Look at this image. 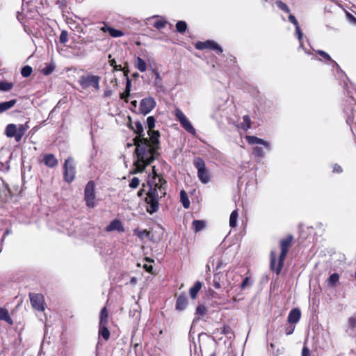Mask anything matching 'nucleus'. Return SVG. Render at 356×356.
Returning <instances> with one entry per match:
<instances>
[{"label":"nucleus","instance_id":"1","mask_svg":"<svg viewBox=\"0 0 356 356\" xmlns=\"http://www.w3.org/2000/svg\"><path fill=\"white\" fill-rule=\"evenodd\" d=\"M128 127L137 134L133 139L134 145L136 146L134 154L136 159L134 162L135 168L132 170L131 173L143 172L146 167L156 159L157 156L156 148L152 146L150 138L145 137L143 126L140 121H136L133 124L131 117H129Z\"/></svg>","mask_w":356,"mask_h":356},{"label":"nucleus","instance_id":"2","mask_svg":"<svg viewBox=\"0 0 356 356\" xmlns=\"http://www.w3.org/2000/svg\"><path fill=\"white\" fill-rule=\"evenodd\" d=\"M293 236L291 234L287 235L285 238H282L280 241V247L281 249V252L278 259V264L276 266V254L275 252L272 251L270 254V269L273 271H275L276 274L278 275L282 271V269L284 266V262L286 259V257L291 247L293 242Z\"/></svg>","mask_w":356,"mask_h":356},{"label":"nucleus","instance_id":"3","mask_svg":"<svg viewBox=\"0 0 356 356\" xmlns=\"http://www.w3.org/2000/svg\"><path fill=\"white\" fill-rule=\"evenodd\" d=\"M155 122L156 120L154 116H149L147 118V126L149 129L147 134L150 138V143H152V146H153L154 148H156V156H159V153L158 151L160 149L159 138L161 135L159 131L154 130V128L155 127Z\"/></svg>","mask_w":356,"mask_h":356},{"label":"nucleus","instance_id":"4","mask_svg":"<svg viewBox=\"0 0 356 356\" xmlns=\"http://www.w3.org/2000/svg\"><path fill=\"white\" fill-rule=\"evenodd\" d=\"M84 201L88 208L93 209L97 205L95 184L94 181H89L85 186Z\"/></svg>","mask_w":356,"mask_h":356},{"label":"nucleus","instance_id":"5","mask_svg":"<svg viewBox=\"0 0 356 356\" xmlns=\"http://www.w3.org/2000/svg\"><path fill=\"white\" fill-rule=\"evenodd\" d=\"M193 165L197 170V177L200 181L203 184L208 183L210 180V177L204 161L201 157H195L193 160Z\"/></svg>","mask_w":356,"mask_h":356},{"label":"nucleus","instance_id":"6","mask_svg":"<svg viewBox=\"0 0 356 356\" xmlns=\"http://www.w3.org/2000/svg\"><path fill=\"white\" fill-rule=\"evenodd\" d=\"M149 191H154L156 194H159L161 197L166 194L167 181L163 177H159V180L149 179L147 181Z\"/></svg>","mask_w":356,"mask_h":356},{"label":"nucleus","instance_id":"7","mask_svg":"<svg viewBox=\"0 0 356 356\" xmlns=\"http://www.w3.org/2000/svg\"><path fill=\"white\" fill-rule=\"evenodd\" d=\"M63 169V180L68 184L72 183L75 179L76 171L73 159L71 157L65 160Z\"/></svg>","mask_w":356,"mask_h":356},{"label":"nucleus","instance_id":"8","mask_svg":"<svg viewBox=\"0 0 356 356\" xmlns=\"http://www.w3.org/2000/svg\"><path fill=\"white\" fill-rule=\"evenodd\" d=\"M161 198L159 194H156L154 191H148L145 202L147 204V211L152 214L158 211L159 208V199Z\"/></svg>","mask_w":356,"mask_h":356},{"label":"nucleus","instance_id":"9","mask_svg":"<svg viewBox=\"0 0 356 356\" xmlns=\"http://www.w3.org/2000/svg\"><path fill=\"white\" fill-rule=\"evenodd\" d=\"M97 24V26L94 29L95 31H100L104 33H108L112 38H119L124 35L123 31L111 27L106 22H99Z\"/></svg>","mask_w":356,"mask_h":356},{"label":"nucleus","instance_id":"10","mask_svg":"<svg viewBox=\"0 0 356 356\" xmlns=\"http://www.w3.org/2000/svg\"><path fill=\"white\" fill-rule=\"evenodd\" d=\"M99 81L100 77L99 76L88 75L81 76L79 80V83L84 89L92 86L95 89L98 90L99 88Z\"/></svg>","mask_w":356,"mask_h":356},{"label":"nucleus","instance_id":"11","mask_svg":"<svg viewBox=\"0 0 356 356\" xmlns=\"http://www.w3.org/2000/svg\"><path fill=\"white\" fill-rule=\"evenodd\" d=\"M175 115L176 116L177 120L181 124V127L186 131L191 134H195V129L193 127L190 121L186 118L184 113L179 108L175 109Z\"/></svg>","mask_w":356,"mask_h":356},{"label":"nucleus","instance_id":"12","mask_svg":"<svg viewBox=\"0 0 356 356\" xmlns=\"http://www.w3.org/2000/svg\"><path fill=\"white\" fill-rule=\"evenodd\" d=\"M31 306L39 312H44L45 309L44 298L40 293H29Z\"/></svg>","mask_w":356,"mask_h":356},{"label":"nucleus","instance_id":"13","mask_svg":"<svg viewBox=\"0 0 356 356\" xmlns=\"http://www.w3.org/2000/svg\"><path fill=\"white\" fill-rule=\"evenodd\" d=\"M195 49L198 50L211 49L216 51L217 54L222 52V48L213 40H206L204 42L198 41L195 44Z\"/></svg>","mask_w":356,"mask_h":356},{"label":"nucleus","instance_id":"14","mask_svg":"<svg viewBox=\"0 0 356 356\" xmlns=\"http://www.w3.org/2000/svg\"><path fill=\"white\" fill-rule=\"evenodd\" d=\"M156 101L153 97L143 98L140 103V113L144 115L150 113L156 106Z\"/></svg>","mask_w":356,"mask_h":356},{"label":"nucleus","instance_id":"15","mask_svg":"<svg viewBox=\"0 0 356 356\" xmlns=\"http://www.w3.org/2000/svg\"><path fill=\"white\" fill-rule=\"evenodd\" d=\"M301 312L299 308L292 309L287 317V322L289 324L296 325L300 320Z\"/></svg>","mask_w":356,"mask_h":356},{"label":"nucleus","instance_id":"16","mask_svg":"<svg viewBox=\"0 0 356 356\" xmlns=\"http://www.w3.org/2000/svg\"><path fill=\"white\" fill-rule=\"evenodd\" d=\"M42 161L44 164L50 168H54L58 164V161L53 154H46L43 156Z\"/></svg>","mask_w":356,"mask_h":356},{"label":"nucleus","instance_id":"17","mask_svg":"<svg viewBox=\"0 0 356 356\" xmlns=\"http://www.w3.org/2000/svg\"><path fill=\"white\" fill-rule=\"evenodd\" d=\"M245 140L250 145L260 144V145H263L267 149H270V145L267 141H266L261 138H259L257 136H246Z\"/></svg>","mask_w":356,"mask_h":356},{"label":"nucleus","instance_id":"18","mask_svg":"<svg viewBox=\"0 0 356 356\" xmlns=\"http://www.w3.org/2000/svg\"><path fill=\"white\" fill-rule=\"evenodd\" d=\"M315 52L317 55L321 57L319 58L320 60L329 63L333 67L338 66V64L336 63V61L334 60L327 52L323 50H316Z\"/></svg>","mask_w":356,"mask_h":356},{"label":"nucleus","instance_id":"19","mask_svg":"<svg viewBox=\"0 0 356 356\" xmlns=\"http://www.w3.org/2000/svg\"><path fill=\"white\" fill-rule=\"evenodd\" d=\"M105 229L106 232L117 230L120 232H123L124 231L122 222L118 219L111 221Z\"/></svg>","mask_w":356,"mask_h":356},{"label":"nucleus","instance_id":"20","mask_svg":"<svg viewBox=\"0 0 356 356\" xmlns=\"http://www.w3.org/2000/svg\"><path fill=\"white\" fill-rule=\"evenodd\" d=\"M202 287V284L200 281H196L194 285L189 289V295L192 300H195L197 294Z\"/></svg>","mask_w":356,"mask_h":356},{"label":"nucleus","instance_id":"21","mask_svg":"<svg viewBox=\"0 0 356 356\" xmlns=\"http://www.w3.org/2000/svg\"><path fill=\"white\" fill-rule=\"evenodd\" d=\"M188 304L187 298L184 294L180 295L176 300V309L177 310H184Z\"/></svg>","mask_w":356,"mask_h":356},{"label":"nucleus","instance_id":"22","mask_svg":"<svg viewBox=\"0 0 356 356\" xmlns=\"http://www.w3.org/2000/svg\"><path fill=\"white\" fill-rule=\"evenodd\" d=\"M99 337H102L105 341L110 338L111 333L107 327V325H99Z\"/></svg>","mask_w":356,"mask_h":356},{"label":"nucleus","instance_id":"23","mask_svg":"<svg viewBox=\"0 0 356 356\" xmlns=\"http://www.w3.org/2000/svg\"><path fill=\"white\" fill-rule=\"evenodd\" d=\"M131 87V81L130 79H127V81L126 82L125 90L120 95V99H123L127 103L129 102L128 97L130 95Z\"/></svg>","mask_w":356,"mask_h":356},{"label":"nucleus","instance_id":"24","mask_svg":"<svg viewBox=\"0 0 356 356\" xmlns=\"http://www.w3.org/2000/svg\"><path fill=\"white\" fill-rule=\"evenodd\" d=\"M0 320L6 321L9 325L13 324V321L10 316L8 311L5 308L0 307Z\"/></svg>","mask_w":356,"mask_h":356},{"label":"nucleus","instance_id":"25","mask_svg":"<svg viewBox=\"0 0 356 356\" xmlns=\"http://www.w3.org/2000/svg\"><path fill=\"white\" fill-rule=\"evenodd\" d=\"M17 126L14 124H9L6 126V135L8 138H15L16 140V135H17Z\"/></svg>","mask_w":356,"mask_h":356},{"label":"nucleus","instance_id":"26","mask_svg":"<svg viewBox=\"0 0 356 356\" xmlns=\"http://www.w3.org/2000/svg\"><path fill=\"white\" fill-rule=\"evenodd\" d=\"M154 18H155V20L152 24V25L154 28H156L157 29H161L166 26L168 22L165 19H163V17H154Z\"/></svg>","mask_w":356,"mask_h":356},{"label":"nucleus","instance_id":"27","mask_svg":"<svg viewBox=\"0 0 356 356\" xmlns=\"http://www.w3.org/2000/svg\"><path fill=\"white\" fill-rule=\"evenodd\" d=\"M108 312L106 307L102 309L99 315V325H108Z\"/></svg>","mask_w":356,"mask_h":356},{"label":"nucleus","instance_id":"28","mask_svg":"<svg viewBox=\"0 0 356 356\" xmlns=\"http://www.w3.org/2000/svg\"><path fill=\"white\" fill-rule=\"evenodd\" d=\"M17 102L16 99H11L8 102L0 103V113H3L12 107H13Z\"/></svg>","mask_w":356,"mask_h":356},{"label":"nucleus","instance_id":"29","mask_svg":"<svg viewBox=\"0 0 356 356\" xmlns=\"http://www.w3.org/2000/svg\"><path fill=\"white\" fill-rule=\"evenodd\" d=\"M252 122L248 115H245L243 117V123L239 125V127L244 131H248L251 128Z\"/></svg>","mask_w":356,"mask_h":356},{"label":"nucleus","instance_id":"30","mask_svg":"<svg viewBox=\"0 0 356 356\" xmlns=\"http://www.w3.org/2000/svg\"><path fill=\"white\" fill-rule=\"evenodd\" d=\"M135 67L139 71L143 72L147 70V65L140 57H137L135 61Z\"/></svg>","mask_w":356,"mask_h":356},{"label":"nucleus","instance_id":"31","mask_svg":"<svg viewBox=\"0 0 356 356\" xmlns=\"http://www.w3.org/2000/svg\"><path fill=\"white\" fill-rule=\"evenodd\" d=\"M180 200L182 203L183 207L185 209H188L190 207V201L188 197V195L184 190H181L180 192Z\"/></svg>","mask_w":356,"mask_h":356},{"label":"nucleus","instance_id":"32","mask_svg":"<svg viewBox=\"0 0 356 356\" xmlns=\"http://www.w3.org/2000/svg\"><path fill=\"white\" fill-rule=\"evenodd\" d=\"M339 281V275L337 273L332 274L327 282L330 286H334Z\"/></svg>","mask_w":356,"mask_h":356},{"label":"nucleus","instance_id":"33","mask_svg":"<svg viewBox=\"0 0 356 356\" xmlns=\"http://www.w3.org/2000/svg\"><path fill=\"white\" fill-rule=\"evenodd\" d=\"M205 227V222L203 220H195L193 222V227L195 232L201 231Z\"/></svg>","mask_w":356,"mask_h":356},{"label":"nucleus","instance_id":"34","mask_svg":"<svg viewBox=\"0 0 356 356\" xmlns=\"http://www.w3.org/2000/svg\"><path fill=\"white\" fill-rule=\"evenodd\" d=\"M238 211L236 209L233 211L229 217V226L231 227H235L236 226L237 223V219H238Z\"/></svg>","mask_w":356,"mask_h":356},{"label":"nucleus","instance_id":"35","mask_svg":"<svg viewBox=\"0 0 356 356\" xmlns=\"http://www.w3.org/2000/svg\"><path fill=\"white\" fill-rule=\"evenodd\" d=\"M17 130L16 142H19L26 131V127L23 124H20L19 127H17Z\"/></svg>","mask_w":356,"mask_h":356},{"label":"nucleus","instance_id":"36","mask_svg":"<svg viewBox=\"0 0 356 356\" xmlns=\"http://www.w3.org/2000/svg\"><path fill=\"white\" fill-rule=\"evenodd\" d=\"M176 30L179 33H184L187 29V24L185 21H178L176 24Z\"/></svg>","mask_w":356,"mask_h":356},{"label":"nucleus","instance_id":"37","mask_svg":"<svg viewBox=\"0 0 356 356\" xmlns=\"http://www.w3.org/2000/svg\"><path fill=\"white\" fill-rule=\"evenodd\" d=\"M207 312V309L204 305L200 304L195 309V314L199 316H204Z\"/></svg>","mask_w":356,"mask_h":356},{"label":"nucleus","instance_id":"38","mask_svg":"<svg viewBox=\"0 0 356 356\" xmlns=\"http://www.w3.org/2000/svg\"><path fill=\"white\" fill-rule=\"evenodd\" d=\"M275 4L276 6L278 7L279 9H280L281 10L284 11V13H290V8H289V6L285 3H284L283 1H275Z\"/></svg>","mask_w":356,"mask_h":356},{"label":"nucleus","instance_id":"39","mask_svg":"<svg viewBox=\"0 0 356 356\" xmlns=\"http://www.w3.org/2000/svg\"><path fill=\"white\" fill-rule=\"evenodd\" d=\"M33 72V69L29 65L24 66L21 70V74L24 77H29Z\"/></svg>","mask_w":356,"mask_h":356},{"label":"nucleus","instance_id":"40","mask_svg":"<svg viewBox=\"0 0 356 356\" xmlns=\"http://www.w3.org/2000/svg\"><path fill=\"white\" fill-rule=\"evenodd\" d=\"M13 87V83L6 81H0V90L8 91Z\"/></svg>","mask_w":356,"mask_h":356},{"label":"nucleus","instance_id":"41","mask_svg":"<svg viewBox=\"0 0 356 356\" xmlns=\"http://www.w3.org/2000/svg\"><path fill=\"white\" fill-rule=\"evenodd\" d=\"M54 65L53 63H51L42 70V73L44 75H49L54 72Z\"/></svg>","mask_w":356,"mask_h":356},{"label":"nucleus","instance_id":"42","mask_svg":"<svg viewBox=\"0 0 356 356\" xmlns=\"http://www.w3.org/2000/svg\"><path fill=\"white\" fill-rule=\"evenodd\" d=\"M59 41L62 44H65L68 41V33L67 31H62L59 37Z\"/></svg>","mask_w":356,"mask_h":356},{"label":"nucleus","instance_id":"43","mask_svg":"<svg viewBox=\"0 0 356 356\" xmlns=\"http://www.w3.org/2000/svg\"><path fill=\"white\" fill-rule=\"evenodd\" d=\"M252 153L254 155L259 157H263L264 156V152L262 147L258 146L253 147Z\"/></svg>","mask_w":356,"mask_h":356},{"label":"nucleus","instance_id":"44","mask_svg":"<svg viewBox=\"0 0 356 356\" xmlns=\"http://www.w3.org/2000/svg\"><path fill=\"white\" fill-rule=\"evenodd\" d=\"M296 328V325L294 324H289L286 325L284 327L285 333L286 335H291L293 333Z\"/></svg>","mask_w":356,"mask_h":356},{"label":"nucleus","instance_id":"45","mask_svg":"<svg viewBox=\"0 0 356 356\" xmlns=\"http://www.w3.org/2000/svg\"><path fill=\"white\" fill-rule=\"evenodd\" d=\"M221 334L225 335H228L229 334H232L233 331L232 327L229 325H225L221 328Z\"/></svg>","mask_w":356,"mask_h":356},{"label":"nucleus","instance_id":"46","mask_svg":"<svg viewBox=\"0 0 356 356\" xmlns=\"http://www.w3.org/2000/svg\"><path fill=\"white\" fill-rule=\"evenodd\" d=\"M140 184V179L134 177L131 179L130 183H129V187L131 188H136Z\"/></svg>","mask_w":356,"mask_h":356},{"label":"nucleus","instance_id":"47","mask_svg":"<svg viewBox=\"0 0 356 356\" xmlns=\"http://www.w3.org/2000/svg\"><path fill=\"white\" fill-rule=\"evenodd\" d=\"M252 284V282L250 281V279L249 277H246L242 282L241 286H240V288L241 289L243 290L245 289L247 286H250Z\"/></svg>","mask_w":356,"mask_h":356},{"label":"nucleus","instance_id":"48","mask_svg":"<svg viewBox=\"0 0 356 356\" xmlns=\"http://www.w3.org/2000/svg\"><path fill=\"white\" fill-rule=\"evenodd\" d=\"M134 233L140 238H142L143 237V236H145V235L148 236L150 234V232L149 231H147V229H143L141 231L135 229Z\"/></svg>","mask_w":356,"mask_h":356},{"label":"nucleus","instance_id":"49","mask_svg":"<svg viewBox=\"0 0 356 356\" xmlns=\"http://www.w3.org/2000/svg\"><path fill=\"white\" fill-rule=\"evenodd\" d=\"M296 32L298 35V40L300 41V44L302 45L303 33H302L299 25L298 26H296Z\"/></svg>","mask_w":356,"mask_h":356},{"label":"nucleus","instance_id":"50","mask_svg":"<svg viewBox=\"0 0 356 356\" xmlns=\"http://www.w3.org/2000/svg\"><path fill=\"white\" fill-rule=\"evenodd\" d=\"M348 325L351 328L356 327V318L351 316L348 318Z\"/></svg>","mask_w":356,"mask_h":356},{"label":"nucleus","instance_id":"51","mask_svg":"<svg viewBox=\"0 0 356 356\" xmlns=\"http://www.w3.org/2000/svg\"><path fill=\"white\" fill-rule=\"evenodd\" d=\"M289 20L291 23H292L295 26H298L299 25L298 20L296 17L291 14L289 15Z\"/></svg>","mask_w":356,"mask_h":356},{"label":"nucleus","instance_id":"52","mask_svg":"<svg viewBox=\"0 0 356 356\" xmlns=\"http://www.w3.org/2000/svg\"><path fill=\"white\" fill-rule=\"evenodd\" d=\"M163 177V175L157 174V172H156L155 166H153L152 167V177L151 178V179L159 180V177Z\"/></svg>","mask_w":356,"mask_h":356},{"label":"nucleus","instance_id":"53","mask_svg":"<svg viewBox=\"0 0 356 356\" xmlns=\"http://www.w3.org/2000/svg\"><path fill=\"white\" fill-rule=\"evenodd\" d=\"M333 172L334 173H341L343 171L341 166L337 163H335L333 166Z\"/></svg>","mask_w":356,"mask_h":356},{"label":"nucleus","instance_id":"54","mask_svg":"<svg viewBox=\"0 0 356 356\" xmlns=\"http://www.w3.org/2000/svg\"><path fill=\"white\" fill-rule=\"evenodd\" d=\"M310 350L308 347L304 346L302 350V356H310Z\"/></svg>","mask_w":356,"mask_h":356},{"label":"nucleus","instance_id":"55","mask_svg":"<svg viewBox=\"0 0 356 356\" xmlns=\"http://www.w3.org/2000/svg\"><path fill=\"white\" fill-rule=\"evenodd\" d=\"M122 71H123L124 76L126 77V82H127V79H129V70L128 67L124 66V67H122Z\"/></svg>","mask_w":356,"mask_h":356},{"label":"nucleus","instance_id":"56","mask_svg":"<svg viewBox=\"0 0 356 356\" xmlns=\"http://www.w3.org/2000/svg\"><path fill=\"white\" fill-rule=\"evenodd\" d=\"M346 16L350 22L356 24V18L352 14L347 13Z\"/></svg>","mask_w":356,"mask_h":356},{"label":"nucleus","instance_id":"57","mask_svg":"<svg viewBox=\"0 0 356 356\" xmlns=\"http://www.w3.org/2000/svg\"><path fill=\"white\" fill-rule=\"evenodd\" d=\"M213 286L216 289H219L221 287L220 282L216 280H213Z\"/></svg>","mask_w":356,"mask_h":356},{"label":"nucleus","instance_id":"58","mask_svg":"<svg viewBox=\"0 0 356 356\" xmlns=\"http://www.w3.org/2000/svg\"><path fill=\"white\" fill-rule=\"evenodd\" d=\"M108 59L111 66L114 67L116 65L115 60L114 58H111V55H108Z\"/></svg>","mask_w":356,"mask_h":356},{"label":"nucleus","instance_id":"59","mask_svg":"<svg viewBox=\"0 0 356 356\" xmlns=\"http://www.w3.org/2000/svg\"><path fill=\"white\" fill-rule=\"evenodd\" d=\"M153 72L155 74L156 80L161 81V78L159 72L156 70H153Z\"/></svg>","mask_w":356,"mask_h":356},{"label":"nucleus","instance_id":"60","mask_svg":"<svg viewBox=\"0 0 356 356\" xmlns=\"http://www.w3.org/2000/svg\"><path fill=\"white\" fill-rule=\"evenodd\" d=\"M143 267L149 273H151L153 270V267L151 265L148 266L147 264H145Z\"/></svg>","mask_w":356,"mask_h":356},{"label":"nucleus","instance_id":"61","mask_svg":"<svg viewBox=\"0 0 356 356\" xmlns=\"http://www.w3.org/2000/svg\"><path fill=\"white\" fill-rule=\"evenodd\" d=\"M145 186V184H143V188L139 190V191L138 192V197H141L143 195V193L145 192V189H144Z\"/></svg>","mask_w":356,"mask_h":356},{"label":"nucleus","instance_id":"62","mask_svg":"<svg viewBox=\"0 0 356 356\" xmlns=\"http://www.w3.org/2000/svg\"><path fill=\"white\" fill-rule=\"evenodd\" d=\"M122 67L121 65H115L114 67H113V71H122Z\"/></svg>","mask_w":356,"mask_h":356},{"label":"nucleus","instance_id":"63","mask_svg":"<svg viewBox=\"0 0 356 356\" xmlns=\"http://www.w3.org/2000/svg\"><path fill=\"white\" fill-rule=\"evenodd\" d=\"M94 41H95V40H92V38H91V39H89L88 38H87V40H86V41H83V42H84V43H86V42H93Z\"/></svg>","mask_w":356,"mask_h":356},{"label":"nucleus","instance_id":"64","mask_svg":"<svg viewBox=\"0 0 356 356\" xmlns=\"http://www.w3.org/2000/svg\"><path fill=\"white\" fill-rule=\"evenodd\" d=\"M138 76H139V74H138V73H137V72L134 73V74H132V76H133V77H134V78H137V77H138Z\"/></svg>","mask_w":356,"mask_h":356}]
</instances>
